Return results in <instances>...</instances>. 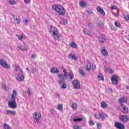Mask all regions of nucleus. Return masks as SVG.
Here are the masks:
<instances>
[{"mask_svg": "<svg viewBox=\"0 0 129 129\" xmlns=\"http://www.w3.org/2000/svg\"><path fill=\"white\" fill-rule=\"evenodd\" d=\"M35 72H36V68L32 69V73H35Z\"/></svg>", "mask_w": 129, "mask_h": 129, "instance_id": "obj_54", "label": "nucleus"}, {"mask_svg": "<svg viewBox=\"0 0 129 129\" xmlns=\"http://www.w3.org/2000/svg\"><path fill=\"white\" fill-rule=\"evenodd\" d=\"M111 80L113 85H116L118 83V77L115 75L112 76Z\"/></svg>", "mask_w": 129, "mask_h": 129, "instance_id": "obj_10", "label": "nucleus"}, {"mask_svg": "<svg viewBox=\"0 0 129 129\" xmlns=\"http://www.w3.org/2000/svg\"><path fill=\"white\" fill-rule=\"evenodd\" d=\"M57 109L58 110L62 111L63 110V104H59L57 105Z\"/></svg>", "mask_w": 129, "mask_h": 129, "instance_id": "obj_29", "label": "nucleus"}, {"mask_svg": "<svg viewBox=\"0 0 129 129\" xmlns=\"http://www.w3.org/2000/svg\"><path fill=\"white\" fill-rule=\"evenodd\" d=\"M16 21L17 22V24H20V23H21V19L20 18H16Z\"/></svg>", "mask_w": 129, "mask_h": 129, "instance_id": "obj_40", "label": "nucleus"}, {"mask_svg": "<svg viewBox=\"0 0 129 129\" xmlns=\"http://www.w3.org/2000/svg\"><path fill=\"white\" fill-rule=\"evenodd\" d=\"M36 54H32V56H31V58H36Z\"/></svg>", "mask_w": 129, "mask_h": 129, "instance_id": "obj_53", "label": "nucleus"}, {"mask_svg": "<svg viewBox=\"0 0 129 129\" xmlns=\"http://www.w3.org/2000/svg\"><path fill=\"white\" fill-rule=\"evenodd\" d=\"M50 112L52 114H54V113H55V110H50Z\"/></svg>", "mask_w": 129, "mask_h": 129, "instance_id": "obj_52", "label": "nucleus"}, {"mask_svg": "<svg viewBox=\"0 0 129 129\" xmlns=\"http://www.w3.org/2000/svg\"><path fill=\"white\" fill-rule=\"evenodd\" d=\"M29 22H30V21L27 20V19H25L24 20V24H25V25H27V24H28V23H29Z\"/></svg>", "mask_w": 129, "mask_h": 129, "instance_id": "obj_47", "label": "nucleus"}, {"mask_svg": "<svg viewBox=\"0 0 129 129\" xmlns=\"http://www.w3.org/2000/svg\"><path fill=\"white\" fill-rule=\"evenodd\" d=\"M41 116H42V115H41V113H40V112H34L33 115L34 122L36 123L39 122V121H40V119H41Z\"/></svg>", "mask_w": 129, "mask_h": 129, "instance_id": "obj_5", "label": "nucleus"}, {"mask_svg": "<svg viewBox=\"0 0 129 129\" xmlns=\"http://www.w3.org/2000/svg\"><path fill=\"white\" fill-rule=\"evenodd\" d=\"M27 93H28L29 96H31V95H32V93H31V90H30V89H28Z\"/></svg>", "mask_w": 129, "mask_h": 129, "instance_id": "obj_43", "label": "nucleus"}, {"mask_svg": "<svg viewBox=\"0 0 129 129\" xmlns=\"http://www.w3.org/2000/svg\"><path fill=\"white\" fill-rule=\"evenodd\" d=\"M97 126L98 129H100V128H101L102 125H101V123H97Z\"/></svg>", "mask_w": 129, "mask_h": 129, "instance_id": "obj_38", "label": "nucleus"}, {"mask_svg": "<svg viewBox=\"0 0 129 129\" xmlns=\"http://www.w3.org/2000/svg\"><path fill=\"white\" fill-rule=\"evenodd\" d=\"M117 9V7L116 6H113L111 7V10H116Z\"/></svg>", "mask_w": 129, "mask_h": 129, "instance_id": "obj_45", "label": "nucleus"}, {"mask_svg": "<svg viewBox=\"0 0 129 129\" xmlns=\"http://www.w3.org/2000/svg\"><path fill=\"white\" fill-rule=\"evenodd\" d=\"M114 24L116 27H117V28H120V24H119V23L117 22H115Z\"/></svg>", "mask_w": 129, "mask_h": 129, "instance_id": "obj_35", "label": "nucleus"}, {"mask_svg": "<svg viewBox=\"0 0 129 129\" xmlns=\"http://www.w3.org/2000/svg\"><path fill=\"white\" fill-rule=\"evenodd\" d=\"M96 10L98 13H100L101 15L102 16H105V13L104 12V10L103 9L99 7H97L96 8Z\"/></svg>", "mask_w": 129, "mask_h": 129, "instance_id": "obj_13", "label": "nucleus"}, {"mask_svg": "<svg viewBox=\"0 0 129 129\" xmlns=\"http://www.w3.org/2000/svg\"><path fill=\"white\" fill-rule=\"evenodd\" d=\"M101 53L104 56H107L108 55V52L105 49V47L102 46L101 48Z\"/></svg>", "mask_w": 129, "mask_h": 129, "instance_id": "obj_15", "label": "nucleus"}, {"mask_svg": "<svg viewBox=\"0 0 129 129\" xmlns=\"http://www.w3.org/2000/svg\"><path fill=\"white\" fill-rule=\"evenodd\" d=\"M12 16H13V17L14 18H15V15H12Z\"/></svg>", "mask_w": 129, "mask_h": 129, "instance_id": "obj_59", "label": "nucleus"}, {"mask_svg": "<svg viewBox=\"0 0 129 129\" xmlns=\"http://www.w3.org/2000/svg\"><path fill=\"white\" fill-rule=\"evenodd\" d=\"M109 73H110V74H112V73H113V71H112V70H109Z\"/></svg>", "mask_w": 129, "mask_h": 129, "instance_id": "obj_51", "label": "nucleus"}, {"mask_svg": "<svg viewBox=\"0 0 129 129\" xmlns=\"http://www.w3.org/2000/svg\"><path fill=\"white\" fill-rule=\"evenodd\" d=\"M16 71L19 72L20 73H22L23 72V70H22V69H21L19 67L16 68Z\"/></svg>", "mask_w": 129, "mask_h": 129, "instance_id": "obj_32", "label": "nucleus"}, {"mask_svg": "<svg viewBox=\"0 0 129 129\" xmlns=\"http://www.w3.org/2000/svg\"><path fill=\"white\" fill-rule=\"evenodd\" d=\"M50 72L51 73H53L54 74H58L59 73V70H58V69L57 68H52L50 70Z\"/></svg>", "mask_w": 129, "mask_h": 129, "instance_id": "obj_18", "label": "nucleus"}, {"mask_svg": "<svg viewBox=\"0 0 129 129\" xmlns=\"http://www.w3.org/2000/svg\"><path fill=\"white\" fill-rule=\"evenodd\" d=\"M127 101V98L126 97H122L118 99V102L120 104V105L121 104H123V102H126Z\"/></svg>", "mask_w": 129, "mask_h": 129, "instance_id": "obj_14", "label": "nucleus"}, {"mask_svg": "<svg viewBox=\"0 0 129 129\" xmlns=\"http://www.w3.org/2000/svg\"><path fill=\"white\" fill-rule=\"evenodd\" d=\"M74 78V75H73V73H71L70 74V80H72Z\"/></svg>", "mask_w": 129, "mask_h": 129, "instance_id": "obj_34", "label": "nucleus"}, {"mask_svg": "<svg viewBox=\"0 0 129 129\" xmlns=\"http://www.w3.org/2000/svg\"><path fill=\"white\" fill-rule=\"evenodd\" d=\"M101 106L102 108H106L108 105L106 102L103 101L101 103Z\"/></svg>", "mask_w": 129, "mask_h": 129, "instance_id": "obj_22", "label": "nucleus"}, {"mask_svg": "<svg viewBox=\"0 0 129 129\" xmlns=\"http://www.w3.org/2000/svg\"><path fill=\"white\" fill-rule=\"evenodd\" d=\"M58 77L59 79V81L58 82L59 84H63V85L61 86V88H62V89H66V88H67V84H64L65 81H64L63 74L58 75Z\"/></svg>", "mask_w": 129, "mask_h": 129, "instance_id": "obj_4", "label": "nucleus"}, {"mask_svg": "<svg viewBox=\"0 0 129 129\" xmlns=\"http://www.w3.org/2000/svg\"><path fill=\"white\" fill-rule=\"evenodd\" d=\"M68 58H69V59H72L73 60H77L76 55H74L72 54H69Z\"/></svg>", "mask_w": 129, "mask_h": 129, "instance_id": "obj_20", "label": "nucleus"}, {"mask_svg": "<svg viewBox=\"0 0 129 129\" xmlns=\"http://www.w3.org/2000/svg\"><path fill=\"white\" fill-rule=\"evenodd\" d=\"M57 96H58V97H60V96L59 95V94H57Z\"/></svg>", "mask_w": 129, "mask_h": 129, "instance_id": "obj_60", "label": "nucleus"}, {"mask_svg": "<svg viewBox=\"0 0 129 129\" xmlns=\"http://www.w3.org/2000/svg\"><path fill=\"white\" fill-rule=\"evenodd\" d=\"M98 115H99V117H98V116H97V115L95 114V117L97 119H99L100 118H101V119H102L103 120H104V119H105V118L107 116L106 114H105L104 113H103L102 112L98 113Z\"/></svg>", "mask_w": 129, "mask_h": 129, "instance_id": "obj_9", "label": "nucleus"}, {"mask_svg": "<svg viewBox=\"0 0 129 129\" xmlns=\"http://www.w3.org/2000/svg\"><path fill=\"white\" fill-rule=\"evenodd\" d=\"M67 23L68 22H67V20H62L60 21V24H61V25H66Z\"/></svg>", "mask_w": 129, "mask_h": 129, "instance_id": "obj_33", "label": "nucleus"}, {"mask_svg": "<svg viewBox=\"0 0 129 129\" xmlns=\"http://www.w3.org/2000/svg\"><path fill=\"white\" fill-rule=\"evenodd\" d=\"M72 85L75 89H79L80 88V82L77 80H75L72 82Z\"/></svg>", "mask_w": 129, "mask_h": 129, "instance_id": "obj_7", "label": "nucleus"}, {"mask_svg": "<svg viewBox=\"0 0 129 129\" xmlns=\"http://www.w3.org/2000/svg\"><path fill=\"white\" fill-rule=\"evenodd\" d=\"M119 118L121 121L122 122H127L129 120L128 116L126 115H121L119 116Z\"/></svg>", "mask_w": 129, "mask_h": 129, "instance_id": "obj_8", "label": "nucleus"}, {"mask_svg": "<svg viewBox=\"0 0 129 129\" xmlns=\"http://www.w3.org/2000/svg\"><path fill=\"white\" fill-rule=\"evenodd\" d=\"M17 37L18 38L19 40H23V38H24L23 36L20 35H17Z\"/></svg>", "mask_w": 129, "mask_h": 129, "instance_id": "obj_41", "label": "nucleus"}, {"mask_svg": "<svg viewBox=\"0 0 129 129\" xmlns=\"http://www.w3.org/2000/svg\"><path fill=\"white\" fill-rule=\"evenodd\" d=\"M89 123L90 125H94V122L92 120H90Z\"/></svg>", "mask_w": 129, "mask_h": 129, "instance_id": "obj_44", "label": "nucleus"}, {"mask_svg": "<svg viewBox=\"0 0 129 129\" xmlns=\"http://www.w3.org/2000/svg\"><path fill=\"white\" fill-rule=\"evenodd\" d=\"M30 0H24L25 4H30Z\"/></svg>", "mask_w": 129, "mask_h": 129, "instance_id": "obj_50", "label": "nucleus"}, {"mask_svg": "<svg viewBox=\"0 0 129 129\" xmlns=\"http://www.w3.org/2000/svg\"><path fill=\"white\" fill-rule=\"evenodd\" d=\"M86 68H87L86 70L87 71H89V70H90V69H91V63H87L86 66H85Z\"/></svg>", "mask_w": 129, "mask_h": 129, "instance_id": "obj_28", "label": "nucleus"}, {"mask_svg": "<svg viewBox=\"0 0 129 129\" xmlns=\"http://www.w3.org/2000/svg\"><path fill=\"white\" fill-rule=\"evenodd\" d=\"M72 107L73 110H76L77 109V107H78V106L77 105V104L74 103L72 104Z\"/></svg>", "mask_w": 129, "mask_h": 129, "instance_id": "obj_26", "label": "nucleus"}, {"mask_svg": "<svg viewBox=\"0 0 129 129\" xmlns=\"http://www.w3.org/2000/svg\"><path fill=\"white\" fill-rule=\"evenodd\" d=\"M57 2H61V0H56Z\"/></svg>", "mask_w": 129, "mask_h": 129, "instance_id": "obj_57", "label": "nucleus"}, {"mask_svg": "<svg viewBox=\"0 0 129 129\" xmlns=\"http://www.w3.org/2000/svg\"><path fill=\"white\" fill-rule=\"evenodd\" d=\"M91 69L92 70H95V69H96V66L95 64H91Z\"/></svg>", "mask_w": 129, "mask_h": 129, "instance_id": "obj_36", "label": "nucleus"}, {"mask_svg": "<svg viewBox=\"0 0 129 129\" xmlns=\"http://www.w3.org/2000/svg\"><path fill=\"white\" fill-rule=\"evenodd\" d=\"M70 46L72 47V48H74V49H76L77 48V44L75 43V42H73L70 43Z\"/></svg>", "mask_w": 129, "mask_h": 129, "instance_id": "obj_24", "label": "nucleus"}, {"mask_svg": "<svg viewBox=\"0 0 129 129\" xmlns=\"http://www.w3.org/2000/svg\"><path fill=\"white\" fill-rule=\"evenodd\" d=\"M99 42L103 44V43H105V42H106V38H105L104 35H100L99 37Z\"/></svg>", "mask_w": 129, "mask_h": 129, "instance_id": "obj_12", "label": "nucleus"}, {"mask_svg": "<svg viewBox=\"0 0 129 129\" xmlns=\"http://www.w3.org/2000/svg\"><path fill=\"white\" fill-rule=\"evenodd\" d=\"M73 128L74 129H82V128H81V127H80V126H79L78 125H74L73 126Z\"/></svg>", "mask_w": 129, "mask_h": 129, "instance_id": "obj_39", "label": "nucleus"}, {"mask_svg": "<svg viewBox=\"0 0 129 129\" xmlns=\"http://www.w3.org/2000/svg\"><path fill=\"white\" fill-rule=\"evenodd\" d=\"M126 89H128V86H126Z\"/></svg>", "mask_w": 129, "mask_h": 129, "instance_id": "obj_58", "label": "nucleus"}, {"mask_svg": "<svg viewBox=\"0 0 129 129\" xmlns=\"http://www.w3.org/2000/svg\"><path fill=\"white\" fill-rule=\"evenodd\" d=\"M2 88L3 89H4V90H5V91H7V87L6 86V84H3L2 85Z\"/></svg>", "mask_w": 129, "mask_h": 129, "instance_id": "obj_42", "label": "nucleus"}, {"mask_svg": "<svg viewBox=\"0 0 129 129\" xmlns=\"http://www.w3.org/2000/svg\"><path fill=\"white\" fill-rule=\"evenodd\" d=\"M63 76L66 79H68V76H69V74L66 71V69L63 70Z\"/></svg>", "mask_w": 129, "mask_h": 129, "instance_id": "obj_21", "label": "nucleus"}, {"mask_svg": "<svg viewBox=\"0 0 129 129\" xmlns=\"http://www.w3.org/2000/svg\"><path fill=\"white\" fill-rule=\"evenodd\" d=\"M52 9L56 13H58L59 15H60V16H64L65 15V9L61 5H54L52 6Z\"/></svg>", "mask_w": 129, "mask_h": 129, "instance_id": "obj_2", "label": "nucleus"}, {"mask_svg": "<svg viewBox=\"0 0 129 129\" xmlns=\"http://www.w3.org/2000/svg\"><path fill=\"white\" fill-rule=\"evenodd\" d=\"M17 94H18L17 91L14 90L13 94L11 95V97H9L8 104L10 108H13L14 109L17 108V102H16V98L15 97L17 96Z\"/></svg>", "mask_w": 129, "mask_h": 129, "instance_id": "obj_1", "label": "nucleus"}, {"mask_svg": "<svg viewBox=\"0 0 129 129\" xmlns=\"http://www.w3.org/2000/svg\"><path fill=\"white\" fill-rule=\"evenodd\" d=\"M113 16H114V17H118V12L113 13Z\"/></svg>", "mask_w": 129, "mask_h": 129, "instance_id": "obj_49", "label": "nucleus"}, {"mask_svg": "<svg viewBox=\"0 0 129 129\" xmlns=\"http://www.w3.org/2000/svg\"><path fill=\"white\" fill-rule=\"evenodd\" d=\"M121 107L123 108L122 112L123 113H127L128 112V108L124 104L121 105Z\"/></svg>", "mask_w": 129, "mask_h": 129, "instance_id": "obj_17", "label": "nucleus"}, {"mask_svg": "<svg viewBox=\"0 0 129 129\" xmlns=\"http://www.w3.org/2000/svg\"><path fill=\"white\" fill-rule=\"evenodd\" d=\"M114 125L116 128L124 129V125L119 122H115Z\"/></svg>", "mask_w": 129, "mask_h": 129, "instance_id": "obj_11", "label": "nucleus"}, {"mask_svg": "<svg viewBox=\"0 0 129 129\" xmlns=\"http://www.w3.org/2000/svg\"><path fill=\"white\" fill-rule=\"evenodd\" d=\"M9 3H10V5H15V4H16V2H15L14 1L12 2L11 1H10Z\"/></svg>", "mask_w": 129, "mask_h": 129, "instance_id": "obj_48", "label": "nucleus"}, {"mask_svg": "<svg viewBox=\"0 0 129 129\" xmlns=\"http://www.w3.org/2000/svg\"><path fill=\"white\" fill-rule=\"evenodd\" d=\"M6 113L7 114H11V115H15L16 114V111L7 110H6Z\"/></svg>", "mask_w": 129, "mask_h": 129, "instance_id": "obj_19", "label": "nucleus"}, {"mask_svg": "<svg viewBox=\"0 0 129 129\" xmlns=\"http://www.w3.org/2000/svg\"><path fill=\"white\" fill-rule=\"evenodd\" d=\"M24 78V75H22V74H19L16 79L18 81H23Z\"/></svg>", "mask_w": 129, "mask_h": 129, "instance_id": "obj_16", "label": "nucleus"}, {"mask_svg": "<svg viewBox=\"0 0 129 129\" xmlns=\"http://www.w3.org/2000/svg\"><path fill=\"white\" fill-rule=\"evenodd\" d=\"M53 28V26H50V28Z\"/></svg>", "mask_w": 129, "mask_h": 129, "instance_id": "obj_61", "label": "nucleus"}, {"mask_svg": "<svg viewBox=\"0 0 129 129\" xmlns=\"http://www.w3.org/2000/svg\"><path fill=\"white\" fill-rule=\"evenodd\" d=\"M19 49L21 50V51H26L27 50V47L25 45H21L18 46Z\"/></svg>", "mask_w": 129, "mask_h": 129, "instance_id": "obj_25", "label": "nucleus"}, {"mask_svg": "<svg viewBox=\"0 0 129 129\" xmlns=\"http://www.w3.org/2000/svg\"><path fill=\"white\" fill-rule=\"evenodd\" d=\"M82 120H83V118H82L74 119V121H75V122H77V121H81Z\"/></svg>", "mask_w": 129, "mask_h": 129, "instance_id": "obj_30", "label": "nucleus"}, {"mask_svg": "<svg viewBox=\"0 0 129 129\" xmlns=\"http://www.w3.org/2000/svg\"><path fill=\"white\" fill-rule=\"evenodd\" d=\"M97 79L99 81L100 80H102L103 81L104 80V79L103 78V77L102 76V75L101 74H99L98 76H97Z\"/></svg>", "mask_w": 129, "mask_h": 129, "instance_id": "obj_27", "label": "nucleus"}, {"mask_svg": "<svg viewBox=\"0 0 129 129\" xmlns=\"http://www.w3.org/2000/svg\"><path fill=\"white\" fill-rule=\"evenodd\" d=\"M104 26V24L102 23V22H99L98 24V26L99 28H102Z\"/></svg>", "mask_w": 129, "mask_h": 129, "instance_id": "obj_37", "label": "nucleus"}, {"mask_svg": "<svg viewBox=\"0 0 129 129\" xmlns=\"http://www.w3.org/2000/svg\"><path fill=\"white\" fill-rule=\"evenodd\" d=\"M79 5L80 6V7H81L82 8H85V7H86V3H85V2L84 1H81L79 3Z\"/></svg>", "mask_w": 129, "mask_h": 129, "instance_id": "obj_23", "label": "nucleus"}, {"mask_svg": "<svg viewBox=\"0 0 129 129\" xmlns=\"http://www.w3.org/2000/svg\"><path fill=\"white\" fill-rule=\"evenodd\" d=\"M79 72L82 76H85V73H84V72L83 71V70H79Z\"/></svg>", "mask_w": 129, "mask_h": 129, "instance_id": "obj_31", "label": "nucleus"}, {"mask_svg": "<svg viewBox=\"0 0 129 129\" xmlns=\"http://www.w3.org/2000/svg\"><path fill=\"white\" fill-rule=\"evenodd\" d=\"M124 18L125 19V20L126 21H129V15H127L125 16L124 17Z\"/></svg>", "mask_w": 129, "mask_h": 129, "instance_id": "obj_46", "label": "nucleus"}, {"mask_svg": "<svg viewBox=\"0 0 129 129\" xmlns=\"http://www.w3.org/2000/svg\"><path fill=\"white\" fill-rule=\"evenodd\" d=\"M84 33L85 34V35H88L89 36H90V34L88 33H86V32L84 31Z\"/></svg>", "mask_w": 129, "mask_h": 129, "instance_id": "obj_55", "label": "nucleus"}, {"mask_svg": "<svg viewBox=\"0 0 129 129\" xmlns=\"http://www.w3.org/2000/svg\"><path fill=\"white\" fill-rule=\"evenodd\" d=\"M49 33H52V36L54 40H57L59 41L60 40V35H59L58 29L56 27H54L53 30H50Z\"/></svg>", "mask_w": 129, "mask_h": 129, "instance_id": "obj_3", "label": "nucleus"}, {"mask_svg": "<svg viewBox=\"0 0 129 129\" xmlns=\"http://www.w3.org/2000/svg\"><path fill=\"white\" fill-rule=\"evenodd\" d=\"M0 65L6 69H10L11 68V66L8 64V62L4 59H0Z\"/></svg>", "mask_w": 129, "mask_h": 129, "instance_id": "obj_6", "label": "nucleus"}, {"mask_svg": "<svg viewBox=\"0 0 129 129\" xmlns=\"http://www.w3.org/2000/svg\"><path fill=\"white\" fill-rule=\"evenodd\" d=\"M26 70H27L28 72H30V71H29V68H27V69H26Z\"/></svg>", "mask_w": 129, "mask_h": 129, "instance_id": "obj_56", "label": "nucleus"}]
</instances>
